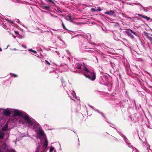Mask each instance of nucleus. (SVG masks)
<instances>
[{
  "instance_id": "f257e3e1",
  "label": "nucleus",
  "mask_w": 152,
  "mask_h": 152,
  "mask_svg": "<svg viewBox=\"0 0 152 152\" xmlns=\"http://www.w3.org/2000/svg\"><path fill=\"white\" fill-rule=\"evenodd\" d=\"M14 114L15 116H20L26 121L28 123L30 124L31 123V121L30 119L29 115L26 113L21 112L18 110H15L14 111Z\"/></svg>"
},
{
  "instance_id": "f03ea898",
  "label": "nucleus",
  "mask_w": 152,
  "mask_h": 152,
  "mask_svg": "<svg viewBox=\"0 0 152 152\" xmlns=\"http://www.w3.org/2000/svg\"><path fill=\"white\" fill-rule=\"evenodd\" d=\"M125 33L127 34L131 38L133 39L134 38V36L132 33H133L134 35L137 36V34L136 32L133 31L132 30L130 29H128V30L125 31Z\"/></svg>"
},
{
  "instance_id": "7ed1b4c3",
  "label": "nucleus",
  "mask_w": 152,
  "mask_h": 152,
  "mask_svg": "<svg viewBox=\"0 0 152 152\" xmlns=\"http://www.w3.org/2000/svg\"><path fill=\"white\" fill-rule=\"evenodd\" d=\"M90 73L91 74V75L92 76V77L91 79V76L89 75H87L86 74H84V76L86 77L93 80H94L96 79V73L94 72H91Z\"/></svg>"
},
{
  "instance_id": "20e7f679",
  "label": "nucleus",
  "mask_w": 152,
  "mask_h": 152,
  "mask_svg": "<svg viewBox=\"0 0 152 152\" xmlns=\"http://www.w3.org/2000/svg\"><path fill=\"white\" fill-rule=\"evenodd\" d=\"M37 134L41 137H43L45 136L44 131L41 129H39L37 132Z\"/></svg>"
},
{
  "instance_id": "39448f33",
  "label": "nucleus",
  "mask_w": 152,
  "mask_h": 152,
  "mask_svg": "<svg viewBox=\"0 0 152 152\" xmlns=\"http://www.w3.org/2000/svg\"><path fill=\"white\" fill-rule=\"evenodd\" d=\"M4 114L6 116H9L11 114V112L10 110H5L3 112Z\"/></svg>"
},
{
  "instance_id": "423d86ee",
  "label": "nucleus",
  "mask_w": 152,
  "mask_h": 152,
  "mask_svg": "<svg viewBox=\"0 0 152 152\" xmlns=\"http://www.w3.org/2000/svg\"><path fill=\"white\" fill-rule=\"evenodd\" d=\"M114 13H115V12L114 11L110 10V11H108L107 12H106L105 13V14H108L110 15H113L114 14Z\"/></svg>"
},
{
  "instance_id": "0eeeda50",
  "label": "nucleus",
  "mask_w": 152,
  "mask_h": 152,
  "mask_svg": "<svg viewBox=\"0 0 152 152\" xmlns=\"http://www.w3.org/2000/svg\"><path fill=\"white\" fill-rule=\"evenodd\" d=\"M43 5L42 6V7L43 8V9L47 10H49L50 9V7L49 6H46L45 5V4H42Z\"/></svg>"
},
{
  "instance_id": "6e6552de",
  "label": "nucleus",
  "mask_w": 152,
  "mask_h": 152,
  "mask_svg": "<svg viewBox=\"0 0 152 152\" xmlns=\"http://www.w3.org/2000/svg\"><path fill=\"white\" fill-rule=\"evenodd\" d=\"M8 127V125L7 124H6L2 128V131H5L7 130Z\"/></svg>"
},
{
  "instance_id": "1a4fd4ad",
  "label": "nucleus",
  "mask_w": 152,
  "mask_h": 152,
  "mask_svg": "<svg viewBox=\"0 0 152 152\" xmlns=\"http://www.w3.org/2000/svg\"><path fill=\"white\" fill-rule=\"evenodd\" d=\"M48 141L47 139H45L44 144V147H45V148L47 147L48 145Z\"/></svg>"
},
{
  "instance_id": "9d476101",
  "label": "nucleus",
  "mask_w": 152,
  "mask_h": 152,
  "mask_svg": "<svg viewBox=\"0 0 152 152\" xmlns=\"http://www.w3.org/2000/svg\"><path fill=\"white\" fill-rule=\"evenodd\" d=\"M4 135V133L1 131H0V139H3Z\"/></svg>"
},
{
  "instance_id": "9b49d317",
  "label": "nucleus",
  "mask_w": 152,
  "mask_h": 152,
  "mask_svg": "<svg viewBox=\"0 0 152 152\" xmlns=\"http://www.w3.org/2000/svg\"><path fill=\"white\" fill-rule=\"evenodd\" d=\"M66 18L68 20H70L71 21H72L73 19L72 18L71 16L69 15L66 16Z\"/></svg>"
},
{
  "instance_id": "f8f14e48",
  "label": "nucleus",
  "mask_w": 152,
  "mask_h": 152,
  "mask_svg": "<svg viewBox=\"0 0 152 152\" xmlns=\"http://www.w3.org/2000/svg\"><path fill=\"white\" fill-rule=\"evenodd\" d=\"M82 65L80 63H78L77 64L76 68L78 69H81V67Z\"/></svg>"
},
{
  "instance_id": "ddd939ff",
  "label": "nucleus",
  "mask_w": 152,
  "mask_h": 152,
  "mask_svg": "<svg viewBox=\"0 0 152 152\" xmlns=\"http://www.w3.org/2000/svg\"><path fill=\"white\" fill-rule=\"evenodd\" d=\"M144 34L146 37L148 38L149 37V36H150V35H149V34L146 32H144Z\"/></svg>"
},
{
  "instance_id": "4468645a",
  "label": "nucleus",
  "mask_w": 152,
  "mask_h": 152,
  "mask_svg": "<svg viewBox=\"0 0 152 152\" xmlns=\"http://www.w3.org/2000/svg\"><path fill=\"white\" fill-rule=\"evenodd\" d=\"M45 1L49 3H51L53 4L54 5L55 4L54 2L52 0H45Z\"/></svg>"
},
{
  "instance_id": "2eb2a0df",
  "label": "nucleus",
  "mask_w": 152,
  "mask_h": 152,
  "mask_svg": "<svg viewBox=\"0 0 152 152\" xmlns=\"http://www.w3.org/2000/svg\"><path fill=\"white\" fill-rule=\"evenodd\" d=\"M83 69L84 71H86L87 72H90L89 70L85 66H84Z\"/></svg>"
},
{
  "instance_id": "dca6fc26",
  "label": "nucleus",
  "mask_w": 152,
  "mask_h": 152,
  "mask_svg": "<svg viewBox=\"0 0 152 152\" xmlns=\"http://www.w3.org/2000/svg\"><path fill=\"white\" fill-rule=\"evenodd\" d=\"M10 75L12 77H18L17 75L16 74H15L12 73V74H11Z\"/></svg>"
},
{
  "instance_id": "f3484780",
  "label": "nucleus",
  "mask_w": 152,
  "mask_h": 152,
  "mask_svg": "<svg viewBox=\"0 0 152 152\" xmlns=\"http://www.w3.org/2000/svg\"><path fill=\"white\" fill-rule=\"evenodd\" d=\"M143 18L145 19H146L147 20H148L150 19V18L147 17L145 15H144L143 16Z\"/></svg>"
},
{
  "instance_id": "a211bd4d",
  "label": "nucleus",
  "mask_w": 152,
  "mask_h": 152,
  "mask_svg": "<svg viewBox=\"0 0 152 152\" xmlns=\"http://www.w3.org/2000/svg\"><path fill=\"white\" fill-rule=\"evenodd\" d=\"M148 39L152 44V36L151 35H150V36H149V37Z\"/></svg>"
},
{
  "instance_id": "6ab92c4d",
  "label": "nucleus",
  "mask_w": 152,
  "mask_h": 152,
  "mask_svg": "<svg viewBox=\"0 0 152 152\" xmlns=\"http://www.w3.org/2000/svg\"><path fill=\"white\" fill-rule=\"evenodd\" d=\"M29 50L30 52H33L35 54H36L37 53V52L36 51L34 50L31 49H29Z\"/></svg>"
},
{
  "instance_id": "aec40b11",
  "label": "nucleus",
  "mask_w": 152,
  "mask_h": 152,
  "mask_svg": "<svg viewBox=\"0 0 152 152\" xmlns=\"http://www.w3.org/2000/svg\"><path fill=\"white\" fill-rule=\"evenodd\" d=\"M62 26L63 28L66 29V28L65 27V26L64 25V23L62 21Z\"/></svg>"
},
{
  "instance_id": "412c9836",
  "label": "nucleus",
  "mask_w": 152,
  "mask_h": 152,
  "mask_svg": "<svg viewBox=\"0 0 152 152\" xmlns=\"http://www.w3.org/2000/svg\"><path fill=\"white\" fill-rule=\"evenodd\" d=\"M54 149V148L51 146L50 149V152H52Z\"/></svg>"
},
{
  "instance_id": "4be33fe9",
  "label": "nucleus",
  "mask_w": 152,
  "mask_h": 152,
  "mask_svg": "<svg viewBox=\"0 0 152 152\" xmlns=\"http://www.w3.org/2000/svg\"><path fill=\"white\" fill-rule=\"evenodd\" d=\"M91 10L92 12H95V11H97V10H96L95 9H94V8H92L91 9Z\"/></svg>"
},
{
  "instance_id": "5701e85b",
  "label": "nucleus",
  "mask_w": 152,
  "mask_h": 152,
  "mask_svg": "<svg viewBox=\"0 0 152 152\" xmlns=\"http://www.w3.org/2000/svg\"><path fill=\"white\" fill-rule=\"evenodd\" d=\"M97 10V11H101V10L100 7H98V8Z\"/></svg>"
},
{
  "instance_id": "b1692460",
  "label": "nucleus",
  "mask_w": 152,
  "mask_h": 152,
  "mask_svg": "<svg viewBox=\"0 0 152 152\" xmlns=\"http://www.w3.org/2000/svg\"><path fill=\"white\" fill-rule=\"evenodd\" d=\"M39 147H40L39 146L37 147V151H36L37 152H38L39 151L38 150L39 149V148H40Z\"/></svg>"
},
{
  "instance_id": "393cba45",
  "label": "nucleus",
  "mask_w": 152,
  "mask_h": 152,
  "mask_svg": "<svg viewBox=\"0 0 152 152\" xmlns=\"http://www.w3.org/2000/svg\"><path fill=\"white\" fill-rule=\"evenodd\" d=\"M15 33L16 34H19V32L18 31H15Z\"/></svg>"
},
{
  "instance_id": "a878e982",
  "label": "nucleus",
  "mask_w": 152,
  "mask_h": 152,
  "mask_svg": "<svg viewBox=\"0 0 152 152\" xmlns=\"http://www.w3.org/2000/svg\"><path fill=\"white\" fill-rule=\"evenodd\" d=\"M45 61L46 62V63L49 64V65H50V63L47 60H45Z\"/></svg>"
},
{
  "instance_id": "bb28decb",
  "label": "nucleus",
  "mask_w": 152,
  "mask_h": 152,
  "mask_svg": "<svg viewBox=\"0 0 152 152\" xmlns=\"http://www.w3.org/2000/svg\"><path fill=\"white\" fill-rule=\"evenodd\" d=\"M137 15L140 16L142 17V18H143V16H144V15H142L140 14H138Z\"/></svg>"
},
{
  "instance_id": "cd10ccee",
  "label": "nucleus",
  "mask_w": 152,
  "mask_h": 152,
  "mask_svg": "<svg viewBox=\"0 0 152 152\" xmlns=\"http://www.w3.org/2000/svg\"><path fill=\"white\" fill-rule=\"evenodd\" d=\"M21 46L22 47H23L25 48H26V46H25L23 45H21Z\"/></svg>"
},
{
  "instance_id": "c85d7f7f",
  "label": "nucleus",
  "mask_w": 152,
  "mask_h": 152,
  "mask_svg": "<svg viewBox=\"0 0 152 152\" xmlns=\"http://www.w3.org/2000/svg\"><path fill=\"white\" fill-rule=\"evenodd\" d=\"M58 10V11H57V12L59 13V12H61V13L62 12V11H60L58 9H57Z\"/></svg>"
},
{
  "instance_id": "c756f323",
  "label": "nucleus",
  "mask_w": 152,
  "mask_h": 152,
  "mask_svg": "<svg viewBox=\"0 0 152 152\" xmlns=\"http://www.w3.org/2000/svg\"><path fill=\"white\" fill-rule=\"evenodd\" d=\"M11 152H16L15 151V150H12V151H11Z\"/></svg>"
},
{
  "instance_id": "7c9ffc66",
  "label": "nucleus",
  "mask_w": 152,
  "mask_h": 152,
  "mask_svg": "<svg viewBox=\"0 0 152 152\" xmlns=\"http://www.w3.org/2000/svg\"><path fill=\"white\" fill-rule=\"evenodd\" d=\"M13 50H17V49H16V48H14L13 49Z\"/></svg>"
},
{
  "instance_id": "2f4dec72",
  "label": "nucleus",
  "mask_w": 152,
  "mask_h": 152,
  "mask_svg": "<svg viewBox=\"0 0 152 152\" xmlns=\"http://www.w3.org/2000/svg\"><path fill=\"white\" fill-rule=\"evenodd\" d=\"M2 51V50L1 48L0 47V51Z\"/></svg>"
},
{
  "instance_id": "473e14b6",
  "label": "nucleus",
  "mask_w": 152,
  "mask_h": 152,
  "mask_svg": "<svg viewBox=\"0 0 152 152\" xmlns=\"http://www.w3.org/2000/svg\"><path fill=\"white\" fill-rule=\"evenodd\" d=\"M13 23V21L12 22V23Z\"/></svg>"
},
{
  "instance_id": "72a5a7b5",
  "label": "nucleus",
  "mask_w": 152,
  "mask_h": 152,
  "mask_svg": "<svg viewBox=\"0 0 152 152\" xmlns=\"http://www.w3.org/2000/svg\"><path fill=\"white\" fill-rule=\"evenodd\" d=\"M0 152H1V151H0Z\"/></svg>"
}]
</instances>
